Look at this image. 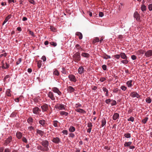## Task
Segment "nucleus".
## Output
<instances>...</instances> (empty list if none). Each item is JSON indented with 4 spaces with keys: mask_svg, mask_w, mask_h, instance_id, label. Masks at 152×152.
Masks as SVG:
<instances>
[{
    "mask_svg": "<svg viewBox=\"0 0 152 152\" xmlns=\"http://www.w3.org/2000/svg\"><path fill=\"white\" fill-rule=\"evenodd\" d=\"M40 144L45 150L46 151H47L49 150V148L48 146L49 145V142L48 140H42V141L40 142Z\"/></svg>",
    "mask_w": 152,
    "mask_h": 152,
    "instance_id": "f257e3e1",
    "label": "nucleus"
},
{
    "mask_svg": "<svg viewBox=\"0 0 152 152\" xmlns=\"http://www.w3.org/2000/svg\"><path fill=\"white\" fill-rule=\"evenodd\" d=\"M73 60L75 62H77L80 60V52L78 51L76 53L72 56Z\"/></svg>",
    "mask_w": 152,
    "mask_h": 152,
    "instance_id": "f03ea898",
    "label": "nucleus"
},
{
    "mask_svg": "<svg viewBox=\"0 0 152 152\" xmlns=\"http://www.w3.org/2000/svg\"><path fill=\"white\" fill-rule=\"evenodd\" d=\"M66 106L64 104H61L57 103L55 106L54 107L56 109H58L59 110H66Z\"/></svg>",
    "mask_w": 152,
    "mask_h": 152,
    "instance_id": "7ed1b4c3",
    "label": "nucleus"
},
{
    "mask_svg": "<svg viewBox=\"0 0 152 152\" xmlns=\"http://www.w3.org/2000/svg\"><path fill=\"white\" fill-rule=\"evenodd\" d=\"M42 112H47L48 110V105L46 104H44L41 106Z\"/></svg>",
    "mask_w": 152,
    "mask_h": 152,
    "instance_id": "20e7f679",
    "label": "nucleus"
},
{
    "mask_svg": "<svg viewBox=\"0 0 152 152\" xmlns=\"http://www.w3.org/2000/svg\"><path fill=\"white\" fill-rule=\"evenodd\" d=\"M134 17L136 18V20L139 22H140V17L139 14L137 11H135L134 14Z\"/></svg>",
    "mask_w": 152,
    "mask_h": 152,
    "instance_id": "39448f33",
    "label": "nucleus"
},
{
    "mask_svg": "<svg viewBox=\"0 0 152 152\" xmlns=\"http://www.w3.org/2000/svg\"><path fill=\"white\" fill-rule=\"evenodd\" d=\"M68 78L69 80L71 81L76 82L77 81V79L75 76L73 75H69L68 76Z\"/></svg>",
    "mask_w": 152,
    "mask_h": 152,
    "instance_id": "423d86ee",
    "label": "nucleus"
},
{
    "mask_svg": "<svg viewBox=\"0 0 152 152\" xmlns=\"http://www.w3.org/2000/svg\"><path fill=\"white\" fill-rule=\"evenodd\" d=\"M12 140V137L11 136H9L8 138L5 140V142L4 144V145L7 146L9 145L10 143L11 142Z\"/></svg>",
    "mask_w": 152,
    "mask_h": 152,
    "instance_id": "0eeeda50",
    "label": "nucleus"
},
{
    "mask_svg": "<svg viewBox=\"0 0 152 152\" xmlns=\"http://www.w3.org/2000/svg\"><path fill=\"white\" fill-rule=\"evenodd\" d=\"M130 95L132 98L136 97L137 98H139L140 97V95L137 92H131Z\"/></svg>",
    "mask_w": 152,
    "mask_h": 152,
    "instance_id": "6e6552de",
    "label": "nucleus"
},
{
    "mask_svg": "<svg viewBox=\"0 0 152 152\" xmlns=\"http://www.w3.org/2000/svg\"><path fill=\"white\" fill-rule=\"evenodd\" d=\"M52 141L56 144H58L61 142L60 139L57 137L53 138Z\"/></svg>",
    "mask_w": 152,
    "mask_h": 152,
    "instance_id": "1a4fd4ad",
    "label": "nucleus"
},
{
    "mask_svg": "<svg viewBox=\"0 0 152 152\" xmlns=\"http://www.w3.org/2000/svg\"><path fill=\"white\" fill-rule=\"evenodd\" d=\"M48 95V96L52 100H54L55 99V97L54 96L53 93L51 91L49 92Z\"/></svg>",
    "mask_w": 152,
    "mask_h": 152,
    "instance_id": "9d476101",
    "label": "nucleus"
},
{
    "mask_svg": "<svg viewBox=\"0 0 152 152\" xmlns=\"http://www.w3.org/2000/svg\"><path fill=\"white\" fill-rule=\"evenodd\" d=\"M145 55L147 57L151 56H152V50H148L145 53Z\"/></svg>",
    "mask_w": 152,
    "mask_h": 152,
    "instance_id": "9b49d317",
    "label": "nucleus"
},
{
    "mask_svg": "<svg viewBox=\"0 0 152 152\" xmlns=\"http://www.w3.org/2000/svg\"><path fill=\"white\" fill-rule=\"evenodd\" d=\"M40 111V109L37 107H36L33 109V113L36 114H38Z\"/></svg>",
    "mask_w": 152,
    "mask_h": 152,
    "instance_id": "f8f14e48",
    "label": "nucleus"
},
{
    "mask_svg": "<svg viewBox=\"0 0 152 152\" xmlns=\"http://www.w3.org/2000/svg\"><path fill=\"white\" fill-rule=\"evenodd\" d=\"M1 64L2 65V68L3 69H7L10 67V65L8 64L7 62L5 63V66L4 64V61H2L1 62Z\"/></svg>",
    "mask_w": 152,
    "mask_h": 152,
    "instance_id": "ddd939ff",
    "label": "nucleus"
},
{
    "mask_svg": "<svg viewBox=\"0 0 152 152\" xmlns=\"http://www.w3.org/2000/svg\"><path fill=\"white\" fill-rule=\"evenodd\" d=\"M39 123L43 127H45L46 126V122L44 120L42 119L39 120Z\"/></svg>",
    "mask_w": 152,
    "mask_h": 152,
    "instance_id": "4468645a",
    "label": "nucleus"
},
{
    "mask_svg": "<svg viewBox=\"0 0 152 152\" xmlns=\"http://www.w3.org/2000/svg\"><path fill=\"white\" fill-rule=\"evenodd\" d=\"M53 91L56 93H57L58 95L61 94V92L59 91L58 89L56 87H54L53 88Z\"/></svg>",
    "mask_w": 152,
    "mask_h": 152,
    "instance_id": "2eb2a0df",
    "label": "nucleus"
},
{
    "mask_svg": "<svg viewBox=\"0 0 152 152\" xmlns=\"http://www.w3.org/2000/svg\"><path fill=\"white\" fill-rule=\"evenodd\" d=\"M67 91L71 93L75 91V89L72 86H69L67 87Z\"/></svg>",
    "mask_w": 152,
    "mask_h": 152,
    "instance_id": "dca6fc26",
    "label": "nucleus"
},
{
    "mask_svg": "<svg viewBox=\"0 0 152 152\" xmlns=\"http://www.w3.org/2000/svg\"><path fill=\"white\" fill-rule=\"evenodd\" d=\"M75 111L77 112L83 114L86 113V112L84 110L80 108L76 109H75Z\"/></svg>",
    "mask_w": 152,
    "mask_h": 152,
    "instance_id": "f3484780",
    "label": "nucleus"
},
{
    "mask_svg": "<svg viewBox=\"0 0 152 152\" xmlns=\"http://www.w3.org/2000/svg\"><path fill=\"white\" fill-rule=\"evenodd\" d=\"M120 57L123 59H128V58L126 55V54L123 52H121L120 54Z\"/></svg>",
    "mask_w": 152,
    "mask_h": 152,
    "instance_id": "a211bd4d",
    "label": "nucleus"
},
{
    "mask_svg": "<svg viewBox=\"0 0 152 152\" xmlns=\"http://www.w3.org/2000/svg\"><path fill=\"white\" fill-rule=\"evenodd\" d=\"M78 73L81 74L84 72V68L83 66H80L78 69Z\"/></svg>",
    "mask_w": 152,
    "mask_h": 152,
    "instance_id": "6ab92c4d",
    "label": "nucleus"
},
{
    "mask_svg": "<svg viewBox=\"0 0 152 152\" xmlns=\"http://www.w3.org/2000/svg\"><path fill=\"white\" fill-rule=\"evenodd\" d=\"M119 117V114L118 113H115L113 116V119L114 120H115L118 118Z\"/></svg>",
    "mask_w": 152,
    "mask_h": 152,
    "instance_id": "aec40b11",
    "label": "nucleus"
},
{
    "mask_svg": "<svg viewBox=\"0 0 152 152\" xmlns=\"http://www.w3.org/2000/svg\"><path fill=\"white\" fill-rule=\"evenodd\" d=\"M22 134L20 132H17L16 134V136L18 139H20L22 137Z\"/></svg>",
    "mask_w": 152,
    "mask_h": 152,
    "instance_id": "412c9836",
    "label": "nucleus"
},
{
    "mask_svg": "<svg viewBox=\"0 0 152 152\" xmlns=\"http://www.w3.org/2000/svg\"><path fill=\"white\" fill-rule=\"evenodd\" d=\"M11 17V15H8L5 18V20L3 22V25H4L5 23H6Z\"/></svg>",
    "mask_w": 152,
    "mask_h": 152,
    "instance_id": "4be33fe9",
    "label": "nucleus"
},
{
    "mask_svg": "<svg viewBox=\"0 0 152 152\" xmlns=\"http://www.w3.org/2000/svg\"><path fill=\"white\" fill-rule=\"evenodd\" d=\"M75 35L79 36V38L80 39H82L83 35L81 32H76Z\"/></svg>",
    "mask_w": 152,
    "mask_h": 152,
    "instance_id": "5701e85b",
    "label": "nucleus"
},
{
    "mask_svg": "<svg viewBox=\"0 0 152 152\" xmlns=\"http://www.w3.org/2000/svg\"><path fill=\"white\" fill-rule=\"evenodd\" d=\"M101 123V126L103 127L106 124V120L105 118H102Z\"/></svg>",
    "mask_w": 152,
    "mask_h": 152,
    "instance_id": "b1692460",
    "label": "nucleus"
},
{
    "mask_svg": "<svg viewBox=\"0 0 152 152\" xmlns=\"http://www.w3.org/2000/svg\"><path fill=\"white\" fill-rule=\"evenodd\" d=\"M37 148L38 150H40L43 152L46 151L45 150L44 148L42 146L40 145H39L37 147Z\"/></svg>",
    "mask_w": 152,
    "mask_h": 152,
    "instance_id": "393cba45",
    "label": "nucleus"
},
{
    "mask_svg": "<svg viewBox=\"0 0 152 152\" xmlns=\"http://www.w3.org/2000/svg\"><path fill=\"white\" fill-rule=\"evenodd\" d=\"M37 133L38 134H39L40 135L41 137L43 136L44 134V132L43 131L38 129L37 130Z\"/></svg>",
    "mask_w": 152,
    "mask_h": 152,
    "instance_id": "a878e982",
    "label": "nucleus"
},
{
    "mask_svg": "<svg viewBox=\"0 0 152 152\" xmlns=\"http://www.w3.org/2000/svg\"><path fill=\"white\" fill-rule=\"evenodd\" d=\"M60 114L61 115H64L67 116L68 115V113L64 111H61L60 112Z\"/></svg>",
    "mask_w": 152,
    "mask_h": 152,
    "instance_id": "bb28decb",
    "label": "nucleus"
},
{
    "mask_svg": "<svg viewBox=\"0 0 152 152\" xmlns=\"http://www.w3.org/2000/svg\"><path fill=\"white\" fill-rule=\"evenodd\" d=\"M102 89H103V91L104 92H106L105 94V96H108L109 95V94H108V89L106 88H105V87H103L102 88Z\"/></svg>",
    "mask_w": 152,
    "mask_h": 152,
    "instance_id": "cd10ccee",
    "label": "nucleus"
},
{
    "mask_svg": "<svg viewBox=\"0 0 152 152\" xmlns=\"http://www.w3.org/2000/svg\"><path fill=\"white\" fill-rule=\"evenodd\" d=\"M75 47L77 49L79 50L84 51V50L82 49L81 47L80 46L79 44H77L76 45Z\"/></svg>",
    "mask_w": 152,
    "mask_h": 152,
    "instance_id": "c85d7f7f",
    "label": "nucleus"
},
{
    "mask_svg": "<svg viewBox=\"0 0 152 152\" xmlns=\"http://www.w3.org/2000/svg\"><path fill=\"white\" fill-rule=\"evenodd\" d=\"M141 9L142 12H144L146 10V7L144 4L141 5Z\"/></svg>",
    "mask_w": 152,
    "mask_h": 152,
    "instance_id": "c756f323",
    "label": "nucleus"
},
{
    "mask_svg": "<svg viewBox=\"0 0 152 152\" xmlns=\"http://www.w3.org/2000/svg\"><path fill=\"white\" fill-rule=\"evenodd\" d=\"M33 119L32 118L29 117L27 119V121L29 124H30L31 125H32V124L33 123Z\"/></svg>",
    "mask_w": 152,
    "mask_h": 152,
    "instance_id": "7c9ffc66",
    "label": "nucleus"
},
{
    "mask_svg": "<svg viewBox=\"0 0 152 152\" xmlns=\"http://www.w3.org/2000/svg\"><path fill=\"white\" fill-rule=\"evenodd\" d=\"M81 56L85 57L88 58L89 56L90 55L87 53H83L81 54Z\"/></svg>",
    "mask_w": 152,
    "mask_h": 152,
    "instance_id": "2f4dec72",
    "label": "nucleus"
},
{
    "mask_svg": "<svg viewBox=\"0 0 152 152\" xmlns=\"http://www.w3.org/2000/svg\"><path fill=\"white\" fill-rule=\"evenodd\" d=\"M99 39L98 37H96L93 40L92 43L93 44H95L96 42H99Z\"/></svg>",
    "mask_w": 152,
    "mask_h": 152,
    "instance_id": "473e14b6",
    "label": "nucleus"
},
{
    "mask_svg": "<svg viewBox=\"0 0 152 152\" xmlns=\"http://www.w3.org/2000/svg\"><path fill=\"white\" fill-rule=\"evenodd\" d=\"M132 80H130L126 82V84L129 87H130L132 86Z\"/></svg>",
    "mask_w": 152,
    "mask_h": 152,
    "instance_id": "72a5a7b5",
    "label": "nucleus"
},
{
    "mask_svg": "<svg viewBox=\"0 0 152 152\" xmlns=\"http://www.w3.org/2000/svg\"><path fill=\"white\" fill-rule=\"evenodd\" d=\"M75 130V127L73 126H71L69 129V131L71 132H74Z\"/></svg>",
    "mask_w": 152,
    "mask_h": 152,
    "instance_id": "f704fd0d",
    "label": "nucleus"
},
{
    "mask_svg": "<svg viewBox=\"0 0 152 152\" xmlns=\"http://www.w3.org/2000/svg\"><path fill=\"white\" fill-rule=\"evenodd\" d=\"M132 142H126L124 144V146L125 147L129 146L131 144Z\"/></svg>",
    "mask_w": 152,
    "mask_h": 152,
    "instance_id": "c9c22d12",
    "label": "nucleus"
},
{
    "mask_svg": "<svg viewBox=\"0 0 152 152\" xmlns=\"http://www.w3.org/2000/svg\"><path fill=\"white\" fill-rule=\"evenodd\" d=\"M124 59V60H122L121 61V62L123 64H128L129 63V61L128 60V59Z\"/></svg>",
    "mask_w": 152,
    "mask_h": 152,
    "instance_id": "e433bc0d",
    "label": "nucleus"
},
{
    "mask_svg": "<svg viewBox=\"0 0 152 152\" xmlns=\"http://www.w3.org/2000/svg\"><path fill=\"white\" fill-rule=\"evenodd\" d=\"M124 136L126 138H130L131 137V134L129 133H125Z\"/></svg>",
    "mask_w": 152,
    "mask_h": 152,
    "instance_id": "4c0bfd02",
    "label": "nucleus"
},
{
    "mask_svg": "<svg viewBox=\"0 0 152 152\" xmlns=\"http://www.w3.org/2000/svg\"><path fill=\"white\" fill-rule=\"evenodd\" d=\"M102 57L103 58L106 59H109V58H111V57H110V56L108 55H103L102 56Z\"/></svg>",
    "mask_w": 152,
    "mask_h": 152,
    "instance_id": "58836bf2",
    "label": "nucleus"
},
{
    "mask_svg": "<svg viewBox=\"0 0 152 152\" xmlns=\"http://www.w3.org/2000/svg\"><path fill=\"white\" fill-rule=\"evenodd\" d=\"M146 102L148 103H150L151 102V100L150 97H147L146 99Z\"/></svg>",
    "mask_w": 152,
    "mask_h": 152,
    "instance_id": "ea45409f",
    "label": "nucleus"
},
{
    "mask_svg": "<svg viewBox=\"0 0 152 152\" xmlns=\"http://www.w3.org/2000/svg\"><path fill=\"white\" fill-rule=\"evenodd\" d=\"M145 51L142 50H140L137 51V53L139 54H143L144 53Z\"/></svg>",
    "mask_w": 152,
    "mask_h": 152,
    "instance_id": "a19ab883",
    "label": "nucleus"
},
{
    "mask_svg": "<svg viewBox=\"0 0 152 152\" xmlns=\"http://www.w3.org/2000/svg\"><path fill=\"white\" fill-rule=\"evenodd\" d=\"M148 117H145L144 119L142 120V122L144 124H145L148 120Z\"/></svg>",
    "mask_w": 152,
    "mask_h": 152,
    "instance_id": "79ce46f5",
    "label": "nucleus"
},
{
    "mask_svg": "<svg viewBox=\"0 0 152 152\" xmlns=\"http://www.w3.org/2000/svg\"><path fill=\"white\" fill-rule=\"evenodd\" d=\"M111 101H112L111 104V106L115 105L116 104L117 102L116 101L112 99Z\"/></svg>",
    "mask_w": 152,
    "mask_h": 152,
    "instance_id": "37998d69",
    "label": "nucleus"
},
{
    "mask_svg": "<svg viewBox=\"0 0 152 152\" xmlns=\"http://www.w3.org/2000/svg\"><path fill=\"white\" fill-rule=\"evenodd\" d=\"M54 75L58 76L59 75V73L57 70H55L53 72Z\"/></svg>",
    "mask_w": 152,
    "mask_h": 152,
    "instance_id": "c03bdc74",
    "label": "nucleus"
},
{
    "mask_svg": "<svg viewBox=\"0 0 152 152\" xmlns=\"http://www.w3.org/2000/svg\"><path fill=\"white\" fill-rule=\"evenodd\" d=\"M61 72L64 75H66V69L64 67L62 68V70L61 71Z\"/></svg>",
    "mask_w": 152,
    "mask_h": 152,
    "instance_id": "a18cd8bd",
    "label": "nucleus"
},
{
    "mask_svg": "<svg viewBox=\"0 0 152 152\" xmlns=\"http://www.w3.org/2000/svg\"><path fill=\"white\" fill-rule=\"evenodd\" d=\"M6 94L8 96H11V94L10 93V90H8L6 92Z\"/></svg>",
    "mask_w": 152,
    "mask_h": 152,
    "instance_id": "49530a36",
    "label": "nucleus"
},
{
    "mask_svg": "<svg viewBox=\"0 0 152 152\" xmlns=\"http://www.w3.org/2000/svg\"><path fill=\"white\" fill-rule=\"evenodd\" d=\"M58 123V121H53V126L55 127H57V124Z\"/></svg>",
    "mask_w": 152,
    "mask_h": 152,
    "instance_id": "de8ad7c7",
    "label": "nucleus"
},
{
    "mask_svg": "<svg viewBox=\"0 0 152 152\" xmlns=\"http://www.w3.org/2000/svg\"><path fill=\"white\" fill-rule=\"evenodd\" d=\"M37 66L39 68H40L42 65L41 61H39L37 62Z\"/></svg>",
    "mask_w": 152,
    "mask_h": 152,
    "instance_id": "09e8293b",
    "label": "nucleus"
},
{
    "mask_svg": "<svg viewBox=\"0 0 152 152\" xmlns=\"http://www.w3.org/2000/svg\"><path fill=\"white\" fill-rule=\"evenodd\" d=\"M134 118L132 117H131L130 118L127 119L128 121H130L132 122H133L134 120Z\"/></svg>",
    "mask_w": 152,
    "mask_h": 152,
    "instance_id": "8fccbe9b",
    "label": "nucleus"
},
{
    "mask_svg": "<svg viewBox=\"0 0 152 152\" xmlns=\"http://www.w3.org/2000/svg\"><path fill=\"white\" fill-rule=\"evenodd\" d=\"M115 58L117 59H119L120 57V54H116L114 56Z\"/></svg>",
    "mask_w": 152,
    "mask_h": 152,
    "instance_id": "3c124183",
    "label": "nucleus"
},
{
    "mask_svg": "<svg viewBox=\"0 0 152 152\" xmlns=\"http://www.w3.org/2000/svg\"><path fill=\"white\" fill-rule=\"evenodd\" d=\"M121 88L124 91H125L126 90L127 88L125 86H121Z\"/></svg>",
    "mask_w": 152,
    "mask_h": 152,
    "instance_id": "603ef678",
    "label": "nucleus"
},
{
    "mask_svg": "<svg viewBox=\"0 0 152 152\" xmlns=\"http://www.w3.org/2000/svg\"><path fill=\"white\" fill-rule=\"evenodd\" d=\"M112 99H107L105 100V102L106 104H110V103L111 102Z\"/></svg>",
    "mask_w": 152,
    "mask_h": 152,
    "instance_id": "864d4df0",
    "label": "nucleus"
},
{
    "mask_svg": "<svg viewBox=\"0 0 152 152\" xmlns=\"http://www.w3.org/2000/svg\"><path fill=\"white\" fill-rule=\"evenodd\" d=\"M22 140L23 142L25 143H27V140L26 138L25 137H23Z\"/></svg>",
    "mask_w": 152,
    "mask_h": 152,
    "instance_id": "5fc2aeb1",
    "label": "nucleus"
},
{
    "mask_svg": "<svg viewBox=\"0 0 152 152\" xmlns=\"http://www.w3.org/2000/svg\"><path fill=\"white\" fill-rule=\"evenodd\" d=\"M75 107L76 108H78V107H82V105L79 103H78L75 104Z\"/></svg>",
    "mask_w": 152,
    "mask_h": 152,
    "instance_id": "6e6d98bb",
    "label": "nucleus"
},
{
    "mask_svg": "<svg viewBox=\"0 0 152 152\" xmlns=\"http://www.w3.org/2000/svg\"><path fill=\"white\" fill-rule=\"evenodd\" d=\"M50 29L51 30L55 32L56 31V28L53 26H50Z\"/></svg>",
    "mask_w": 152,
    "mask_h": 152,
    "instance_id": "4d7b16f0",
    "label": "nucleus"
},
{
    "mask_svg": "<svg viewBox=\"0 0 152 152\" xmlns=\"http://www.w3.org/2000/svg\"><path fill=\"white\" fill-rule=\"evenodd\" d=\"M148 8L149 11L152 10V4H150L148 6Z\"/></svg>",
    "mask_w": 152,
    "mask_h": 152,
    "instance_id": "13d9d810",
    "label": "nucleus"
},
{
    "mask_svg": "<svg viewBox=\"0 0 152 152\" xmlns=\"http://www.w3.org/2000/svg\"><path fill=\"white\" fill-rule=\"evenodd\" d=\"M50 44L52 46H56L57 45V44L56 42H51L50 43Z\"/></svg>",
    "mask_w": 152,
    "mask_h": 152,
    "instance_id": "bf43d9fd",
    "label": "nucleus"
},
{
    "mask_svg": "<svg viewBox=\"0 0 152 152\" xmlns=\"http://www.w3.org/2000/svg\"><path fill=\"white\" fill-rule=\"evenodd\" d=\"M21 61V58H19L18 59V60L16 62V64L17 65H18Z\"/></svg>",
    "mask_w": 152,
    "mask_h": 152,
    "instance_id": "052dcab7",
    "label": "nucleus"
},
{
    "mask_svg": "<svg viewBox=\"0 0 152 152\" xmlns=\"http://www.w3.org/2000/svg\"><path fill=\"white\" fill-rule=\"evenodd\" d=\"M62 133L64 134L67 135L68 134V131L67 130H64L62 131Z\"/></svg>",
    "mask_w": 152,
    "mask_h": 152,
    "instance_id": "680f3d73",
    "label": "nucleus"
},
{
    "mask_svg": "<svg viewBox=\"0 0 152 152\" xmlns=\"http://www.w3.org/2000/svg\"><path fill=\"white\" fill-rule=\"evenodd\" d=\"M106 80V79L105 77H102V78H100L99 80H100V81L101 82H103L105 80Z\"/></svg>",
    "mask_w": 152,
    "mask_h": 152,
    "instance_id": "e2e57ef3",
    "label": "nucleus"
},
{
    "mask_svg": "<svg viewBox=\"0 0 152 152\" xmlns=\"http://www.w3.org/2000/svg\"><path fill=\"white\" fill-rule=\"evenodd\" d=\"M131 58L133 60H135L137 58L136 56L134 55H132L131 56Z\"/></svg>",
    "mask_w": 152,
    "mask_h": 152,
    "instance_id": "0e129e2a",
    "label": "nucleus"
},
{
    "mask_svg": "<svg viewBox=\"0 0 152 152\" xmlns=\"http://www.w3.org/2000/svg\"><path fill=\"white\" fill-rule=\"evenodd\" d=\"M92 123L91 122H89L88 124V127L89 128H92Z\"/></svg>",
    "mask_w": 152,
    "mask_h": 152,
    "instance_id": "69168bd1",
    "label": "nucleus"
},
{
    "mask_svg": "<svg viewBox=\"0 0 152 152\" xmlns=\"http://www.w3.org/2000/svg\"><path fill=\"white\" fill-rule=\"evenodd\" d=\"M10 77V76L9 75H6L4 77V78L3 80H4V81H5L6 80V79Z\"/></svg>",
    "mask_w": 152,
    "mask_h": 152,
    "instance_id": "338daca9",
    "label": "nucleus"
},
{
    "mask_svg": "<svg viewBox=\"0 0 152 152\" xmlns=\"http://www.w3.org/2000/svg\"><path fill=\"white\" fill-rule=\"evenodd\" d=\"M102 68L104 70H105L107 69V66L105 65H103L102 66Z\"/></svg>",
    "mask_w": 152,
    "mask_h": 152,
    "instance_id": "774afa93",
    "label": "nucleus"
}]
</instances>
